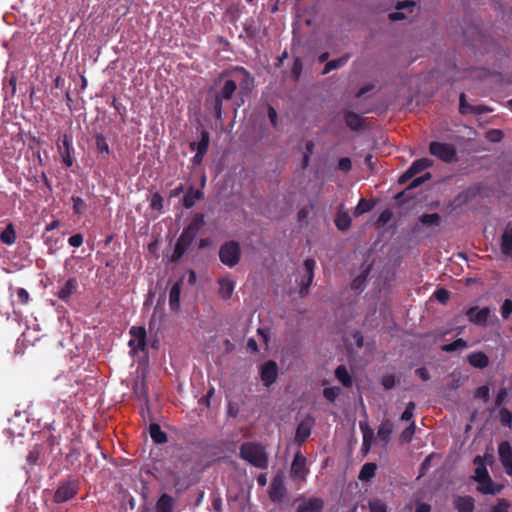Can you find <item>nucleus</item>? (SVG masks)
Returning <instances> with one entry per match:
<instances>
[{
  "mask_svg": "<svg viewBox=\"0 0 512 512\" xmlns=\"http://www.w3.org/2000/svg\"><path fill=\"white\" fill-rule=\"evenodd\" d=\"M239 456L259 469H266L269 465V458L265 447L259 443L244 442L240 446Z\"/></svg>",
  "mask_w": 512,
  "mask_h": 512,
  "instance_id": "nucleus-1",
  "label": "nucleus"
},
{
  "mask_svg": "<svg viewBox=\"0 0 512 512\" xmlns=\"http://www.w3.org/2000/svg\"><path fill=\"white\" fill-rule=\"evenodd\" d=\"M237 90V84L234 80H226L221 89L215 95L206 99V105L211 110L214 116L222 119L223 100H231Z\"/></svg>",
  "mask_w": 512,
  "mask_h": 512,
  "instance_id": "nucleus-2",
  "label": "nucleus"
},
{
  "mask_svg": "<svg viewBox=\"0 0 512 512\" xmlns=\"http://www.w3.org/2000/svg\"><path fill=\"white\" fill-rule=\"evenodd\" d=\"M240 258L241 248L238 242L231 240L221 245L219 259L224 265L232 268L239 263Z\"/></svg>",
  "mask_w": 512,
  "mask_h": 512,
  "instance_id": "nucleus-3",
  "label": "nucleus"
},
{
  "mask_svg": "<svg viewBox=\"0 0 512 512\" xmlns=\"http://www.w3.org/2000/svg\"><path fill=\"white\" fill-rule=\"evenodd\" d=\"M429 152L431 155L445 163H453L458 159L456 148L450 143L432 141L429 144Z\"/></svg>",
  "mask_w": 512,
  "mask_h": 512,
  "instance_id": "nucleus-4",
  "label": "nucleus"
},
{
  "mask_svg": "<svg viewBox=\"0 0 512 512\" xmlns=\"http://www.w3.org/2000/svg\"><path fill=\"white\" fill-rule=\"evenodd\" d=\"M80 488V483L76 479L64 481L60 483L54 493L55 503H64L76 496Z\"/></svg>",
  "mask_w": 512,
  "mask_h": 512,
  "instance_id": "nucleus-5",
  "label": "nucleus"
},
{
  "mask_svg": "<svg viewBox=\"0 0 512 512\" xmlns=\"http://www.w3.org/2000/svg\"><path fill=\"white\" fill-rule=\"evenodd\" d=\"M196 238V234L193 232L188 231V229L185 227L182 231L181 235L177 239V242L174 247V251L171 256V260L173 262L179 261L183 255L186 253L188 248L191 246L193 241Z\"/></svg>",
  "mask_w": 512,
  "mask_h": 512,
  "instance_id": "nucleus-6",
  "label": "nucleus"
},
{
  "mask_svg": "<svg viewBox=\"0 0 512 512\" xmlns=\"http://www.w3.org/2000/svg\"><path fill=\"white\" fill-rule=\"evenodd\" d=\"M287 489L284 483V478L281 474H277L272 479L269 491V498L274 503H280L286 496Z\"/></svg>",
  "mask_w": 512,
  "mask_h": 512,
  "instance_id": "nucleus-7",
  "label": "nucleus"
},
{
  "mask_svg": "<svg viewBox=\"0 0 512 512\" xmlns=\"http://www.w3.org/2000/svg\"><path fill=\"white\" fill-rule=\"evenodd\" d=\"M278 377V365L274 360H268L260 367V378L264 386L270 387Z\"/></svg>",
  "mask_w": 512,
  "mask_h": 512,
  "instance_id": "nucleus-8",
  "label": "nucleus"
},
{
  "mask_svg": "<svg viewBox=\"0 0 512 512\" xmlns=\"http://www.w3.org/2000/svg\"><path fill=\"white\" fill-rule=\"evenodd\" d=\"M315 266L316 262L313 259L309 258L304 261L305 275L301 277L299 289V294L302 297L306 296L309 292V287L312 284L314 278Z\"/></svg>",
  "mask_w": 512,
  "mask_h": 512,
  "instance_id": "nucleus-9",
  "label": "nucleus"
},
{
  "mask_svg": "<svg viewBox=\"0 0 512 512\" xmlns=\"http://www.w3.org/2000/svg\"><path fill=\"white\" fill-rule=\"evenodd\" d=\"M59 153L61 156L62 163L66 167H71L74 163L73 153L74 147L72 144V136L64 134L62 139V146H59Z\"/></svg>",
  "mask_w": 512,
  "mask_h": 512,
  "instance_id": "nucleus-10",
  "label": "nucleus"
},
{
  "mask_svg": "<svg viewBox=\"0 0 512 512\" xmlns=\"http://www.w3.org/2000/svg\"><path fill=\"white\" fill-rule=\"evenodd\" d=\"M500 462L507 475H512V448L509 442L503 441L498 446Z\"/></svg>",
  "mask_w": 512,
  "mask_h": 512,
  "instance_id": "nucleus-11",
  "label": "nucleus"
},
{
  "mask_svg": "<svg viewBox=\"0 0 512 512\" xmlns=\"http://www.w3.org/2000/svg\"><path fill=\"white\" fill-rule=\"evenodd\" d=\"M324 501L319 497H310L299 500L296 512H322Z\"/></svg>",
  "mask_w": 512,
  "mask_h": 512,
  "instance_id": "nucleus-12",
  "label": "nucleus"
},
{
  "mask_svg": "<svg viewBox=\"0 0 512 512\" xmlns=\"http://www.w3.org/2000/svg\"><path fill=\"white\" fill-rule=\"evenodd\" d=\"M490 315V309L488 307L479 308L477 306L470 307L466 311L468 320L476 325H485Z\"/></svg>",
  "mask_w": 512,
  "mask_h": 512,
  "instance_id": "nucleus-13",
  "label": "nucleus"
},
{
  "mask_svg": "<svg viewBox=\"0 0 512 512\" xmlns=\"http://www.w3.org/2000/svg\"><path fill=\"white\" fill-rule=\"evenodd\" d=\"M291 476L293 478L305 479L308 474L306 467V457L301 452H297L291 464Z\"/></svg>",
  "mask_w": 512,
  "mask_h": 512,
  "instance_id": "nucleus-14",
  "label": "nucleus"
},
{
  "mask_svg": "<svg viewBox=\"0 0 512 512\" xmlns=\"http://www.w3.org/2000/svg\"><path fill=\"white\" fill-rule=\"evenodd\" d=\"M501 252L506 257H512V225L507 224L500 239Z\"/></svg>",
  "mask_w": 512,
  "mask_h": 512,
  "instance_id": "nucleus-15",
  "label": "nucleus"
},
{
  "mask_svg": "<svg viewBox=\"0 0 512 512\" xmlns=\"http://www.w3.org/2000/svg\"><path fill=\"white\" fill-rule=\"evenodd\" d=\"M478 483L477 490L485 495H496L500 493L502 487L496 485L490 476L483 478L482 480L476 481Z\"/></svg>",
  "mask_w": 512,
  "mask_h": 512,
  "instance_id": "nucleus-16",
  "label": "nucleus"
},
{
  "mask_svg": "<svg viewBox=\"0 0 512 512\" xmlns=\"http://www.w3.org/2000/svg\"><path fill=\"white\" fill-rule=\"evenodd\" d=\"M204 199V192L201 189H194L191 186L183 196L182 204L186 209H190L195 205L196 201Z\"/></svg>",
  "mask_w": 512,
  "mask_h": 512,
  "instance_id": "nucleus-17",
  "label": "nucleus"
},
{
  "mask_svg": "<svg viewBox=\"0 0 512 512\" xmlns=\"http://www.w3.org/2000/svg\"><path fill=\"white\" fill-rule=\"evenodd\" d=\"M77 287L78 282L76 278H69L63 287L57 292V297L64 302H68L71 295L76 292Z\"/></svg>",
  "mask_w": 512,
  "mask_h": 512,
  "instance_id": "nucleus-18",
  "label": "nucleus"
},
{
  "mask_svg": "<svg viewBox=\"0 0 512 512\" xmlns=\"http://www.w3.org/2000/svg\"><path fill=\"white\" fill-rule=\"evenodd\" d=\"M468 363L478 369H484L489 365V358L484 352H472L467 356Z\"/></svg>",
  "mask_w": 512,
  "mask_h": 512,
  "instance_id": "nucleus-19",
  "label": "nucleus"
},
{
  "mask_svg": "<svg viewBox=\"0 0 512 512\" xmlns=\"http://www.w3.org/2000/svg\"><path fill=\"white\" fill-rule=\"evenodd\" d=\"M312 424L308 420L301 421L296 429L295 441L298 444L304 443L311 434Z\"/></svg>",
  "mask_w": 512,
  "mask_h": 512,
  "instance_id": "nucleus-20",
  "label": "nucleus"
},
{
  "mask_svg": "<svg viewBox=\"0 0 512 512\" xmlns=\"http://www.w3.org/2000/svg\"><path fill=\"white\" fill-rule=\"evenodd\" d=\"M454 505L457 512H473L475 508V502L471 496H458Z\"/></svg>",
  "mask_w": 512,
  "mask_h": 512,
  "instance_id": "nucleus-21",
  "label": "nucleus"
},
{
  "mask_svg": "<svg viewBox=\"0 0 512 512\" xmlns=\"http://www.w3.org/2000/svg\"><path fill=\"white\" fill-rule=\"evenodd\" d=\"M392 432H393L392 422L390 421V419H384L378 428L377 437L383 443L387 444L391 440Z\"/></svg>",
  "mask_w": 512,
  "mask_h": 512,
  "instance_id": "nucleus-22",
  "label": "nucleus"
},
{
  "mask_svg": "<svg viewBox=\"0 0 512 512\" xmlns=\"http://www.w3.org/2000/svg\"><path fill=\"white\" fill-rule=\"evenodd\" d=\"M175 501L172 496L167 493H163L157 503L156 512H173Z\"/></svg>",
  "mask_w": 512,
  "mask_h": 512,
  "instance_id": "nucleus-23",
  "label": "nucleus"
},
{
  "mask_svg": "<svg viewBox=\"0 0 512 512\" xmlns=\"http://www.w3.org/2000/svg\"><path fill=\"white\" fill-rule=\"evenodd\" d=\"M182 281L175 282L169 293V305L171 310H178L180 307V294H181Z\"/></svg>",
  "mask_w": 512,
  "mask_h": 512,
  "instance_id": "nucleus-24",
  "label": "nucleus"
},
{
  "mask_svg": "<svg viewBox=\"0 0 512 512\" xmlns=\"http://www.w3.org/2000/svg\"><path fill=\"white\" fill-rule=\"evenodd\" d=\"M344 121H345L346 125L351 130H354V131L361 129L362 124H363V119L361 118V116L352 111L344 112Z\"/></svg>",
  "mask_w": 512,
  "mask_h": 512,
  "instance_id": "nucleus-25",
  "label": "nucleus"
},
{
  "mask_svg": "<svg viewBox=\"0 0 512 512\" xmlns=\"http://www.w3.org/2000/svg\"><path fill=\"white\" fill-rule=\"evenodd\" d=\"M210 143V135L209 132L205 129L201 131L200 141L198 143L192 142L190 144L191 150H196L200 153H207Z\"/></svg>",
  "mask_w": 512,
  "mask_h": 512,
  "instance_id": "nucleus-26",
  "label": "nucleus"
},
{
  "mask_svg": "<svg viewBox=\"0 0 512 512\" xmlns=\"http://www.w3.org/2000/svg\"><path fill=\"white\" fill-rule=\"evenodd\" d=\"M149 433L154 443L164 444L168 441L167 434L161 430V427L157 423H151L149 427Z\"/></svg>",
  "mask_w": 512,
  "mask_h": 512,
  "instance_id": "nucleus-27",
  "label": "nucleus"
},
{
  "mask_svg": "<svg viewBox=\"0 0 512 512\" xmlns=\"http://www.w3.org/2000/svg\"><path fill=\"white\" fill-rule=\"evenodd\" d=\"M432 164L433 161L428 158L417 159L408 168V174H410L409 176H415L416 174L430 167Z\"/></svg>",
  "mask_w": 512,
  "mask_h": 512,
  "instance_id": "nucleus-28",
  "label": "nucleus"
},
{
  "mask_svg": "<svg viewBox=\"0 0 512 512\" xmlns=\"http://www.w3.org/2000/svg\"><path fill=\"white\" fill-rule=\"evenodd\" d=\"M95 147L97 152L102 156L106 157L110 154V147L104 134L97 133L95 135Z\"/></svg>",
  "mask_w": 512,
  "mask_h": 512,
  "instance_id": "nucleus-29",
  "label": "nucleus"
},
{
  "mask_svg": "<svg viewBox=\"0 0 512 512\" xmlns=\"http://www.w3.org/2000/svg\"><path fill=\"white\" fill-rule=\"evenodd\" d=\"M335 376L344 387L352 386V378L344 365H339L335 370Z\"/></svg>",
  "mask_w": 512,
  "mask_h": 512,
  "instance_id": "nucleus-30",
  "label": "nucleus"
},
{
  "mask_svg": "<svg viewBox=\"0 0 512 512\" xmlns=\"http://www.w3.org/2000/svg\"><path fill=\"white\" fill-rule=\"evenodd\" d=\"M376 470H377V465L375 463H372V462L365 463L362 466L358 477L362 481H369L375 476Z\"/></svg>",
  "mask_w": 512,
  "mask_h": 512,
  "instance_id": "nucleus-31",
  "label": "nucleus"
},
{
  "mask_svg": "<svg viewBox=\"0 0 512 512\" xmlns=\"http://www.w3.org/2000/svg\"><path fill=\"white\" fill-rule=\"evenodd\" d=\"M130 334L136 338L137 348L140 350H144L146 347V330H145V328L133 326L130 329Z\"/></svg>",
  "mask_w": 512,
  "mask_h": 512,
  "instance_id": "nucleus-32",
  "label": "nucleus"
},
{
  "mask_svg": "<svg viewBox=\"0 0 512 512\" xmlns=\"http://www.w3.org/2000/svg\"><path fill=\"white\" fill-rule=\"evenodd\" d=\"M204 225L205 215L203 213H196L186 228L188 231L197 235V233L203 228Z\"/></svg>",
  "mask_w": 512,
  "mask_h": 512,
  "instance_id": "nucleus-33",
  "label": "nucleus"
},
{
  "mask_svg": "<svg viewBox=\"0 0 512 512\" xmlns=\"http://www.w3.org/2000/svg\"><path fill=\"white\" fill-rule=\"evenodd\" d=\"M0 240L7 245H12L16 241V231L14 225L9 223L0 234Z\"/></svg>",
  "mask_w": 512,
  "mask_h": 512,
  "instance_id": "nucleus-34",
  "label": "nucleus"
},
{
  "mask_svg": "<svg viewBox=\"0 0 512 512\" xmlns=\"http://www.w3.org/2000/svg\"><path fill=\"white\" fill-rule=\"evenodd\" d=\"M349 59V55H344L338 59H333L330 61H327L324 67V70L322 72L323 75L328 74L334 69H338L346 64V62Z\"/></svg>",
  "mask_w": 512,
  "mask_h": 512,
  "instance_id": "nucleus-35",
  "label": "nucleus"
},
{
  "mask_svg": "<svg viewBox=\"0 0 512 512\" xmlns=\"http://www.w3.org/2000/svg\"><path fill=\"white\" fill-rule=\"evenodd\" d=\"M336 227L340 231H346L351 226V218L346 212H339L335 219Z\"/></svg>",
  "mask_w": 512,
  "mask_h": 512,
  "instance_id": "nucleus-36",
  "label": "nucleus"
},
{
  "mask_svg": "<svg viewBox=\"0 0 512 512\" xmlns=\"http://www.w3.org/2000/svg\"><path fill=\"white\" fill-rule=\"evenodd\" d=\"M475 463L477 464V466L475 468V476H474L475 481H478L480 479L482 480L483 478L490 476L481 457L477 456L475 458Z\"/></svg>",
  "mask_w": 512,
  "mask_h": 512,
  "instance_id": "nucleus-37",
  "label": "nucleus"
},
{
  "mask_svg": "<svg viewBox=\"0 0 512 512\" xmlns=\"http://www.w3.org/2000/svg\"><path fill=\"white\" fill-rule=\"evenodd\" d=\"M374 208V203L364 198L360 199L357 206L354 209V216L358 217L364 213L371 211Z\"/></svg>",
  "mask_w": 512,
  "mask_h": 512,
  "instance_id": "nucleus-38",
  "label": "nucleus"
},
{
  "mask_svg": "<svg viewBox=\"0 0 512 512\" xmlns=\"http://www.w3.org/2000/svg\"><path fill=\"white\" fill-rule=\"evenodd\" d=\"M466 347H467V342L462 338H458L451 343L442 345L441 350L444 352H453V351H456L459 349H464Z\"/></svg>",
  "mask_w": 512,
  "mask_h": 512,
  "instance_id": "nucleus-39",
  "label": "nucleus"
},
{
  "mask_svg": "<svg viewBox=\"0 0 512 512\" xmlns=\"http://www.w3.org/2000/svg\"><path fill=\"white\" fill-rule=\"evenodd\" d=\"M420 222L425 226H438L441 222V217L438 213L423 214L420 217Z\"/></svg>",
  "mask_w": 512,
  "mask_h": 512,
  "instance_id": "nucleus-40",
  "label": "nucleus"
},
{
  "mask_svg": "<svg viewBox=\"0 0 512 512\" xmlns=\"http://www.w3.org/2000/svg\"><path fill=\"white\" fill-rule=\"evenodd\" d=\"M219 284L222 297L225 299L230 298L234 290V283L227 279H221Z\"/></svg>",
  "mask_w": 512,
  "mask_h": 512,
  "instance_id": "nucleus-41",
  "label": "nucleus"
},
{
  "mask_svg": "<svg viewBox=\"0 0 512 512\" xmlns=\"http://www.w3.org/2000/svg\"><path fill=\"white\" fill-rule=\"evenodd\" d=\"M370 273V267H367L360 275H358L352 281V288L356 290H362L364 288L367 277Z\"/></svg>",
  "mask_w": 512,
  "mask_h": 512,
  "instance_id": "nucleus-42",
  "label": "nucleus"
},
{
  "mask_svg": "<svg viewBox=\"0 0 512 512\" xmlns=\"http://www.w3.org/2000/svg\"><path fill=\"white\" fill-rule=\"evenodd\" d=\"M73 202V212L76 215L83 214L87 209V204L81 197L78 196H72L71 198Z\"/></svg>",
  "mask_w": 512,
  "mask_h": 512,
  "instance_id": "nucleus-43",
  "label": "nucleus"
},
{
  "mask_svg": "<svg viewBox=\"0 0 512 512\" xmlns=\"http://www.w3.org/2000/svg\"><path fill=\"white\" fill-rule=\"evenodd\" d=\"M416 425L414 422H412L400 435V442L401 443H410L413 439V436L415 434Z\"/></svg>",
  "mask_w": 512,
  "mask_h": 512,
  "instance_id": "nucleus-44",
  "label": "nucleus"
},
{
  "mask_svg": "<svg viewBox=\"0 0 512 512\" xmlns=\"http://www.w3.org/2000/svg\"><path fill=\"white\" fill-rule=\"evenodd\" d=\"M499 420L502 426H512V413L507 408H501L499 411Z\"/></svg>",
  "mask_w": 512,
  "mask_h": 512,
  "instance_id": "nucleus-45",
  "label": "nucleus"
},
{
  "mask_svg": "<svg viewBox=\"0 0 512 512\" xmlns=\"http://www.w3.org/2000/svg\"><path fill=\"white\" fill-rule=\"evenodd\" d=\"M239 71H241L244 75L242 81L240 82V88L248 90L251 86H253L254 80L251 77L250 73L245 70L243 67L237 68Z\"/></svg>",
  "mask_w": 512,
  "mask_h": 512,
  "instance_id": "nucleus-46",
  "label": "nucleus"
},
{
  "mask_svg": "<svg viewBox=\"0 0 512 512\" xmlns=\"http://www.w3.org/2000/svg\"><path fill=\"white\" fill-rule=\"evenodd\" d=\"M163 197L160 193L156 192L152 195L151 201H150V207L153 210L161 212L163 210Z\"/></svg>",
  "mask_w": 512,
  "mask_h": 512,
  "instance_id": "nucleus-47",
  "label": "nucleus"
},
{
  "mask_svg": "<svg viewBox=\"0 0 512 512\" xmlns=\"http://www.w3.org/2000/svg\"><path fill=\"white\" fill-rule=\"evenodd\" d=\"M362 437H363V440H362V445H361V451L363 452V454H367L370 451L372 443L374 441V433L373 434H365V435H362Z\"/></svg>",
  "mask_w": 512,
  "mask_h": 512,
  "instance_id": "nucleus-48",
  "label": "nucleus"
},
{
  "mask_svg": "<svg viewBox=\"0 0 512 512\" xmlns=\"http://www.w3.org/2000/svg\"><path fill=\"white\" fill-rule=\"evenodd\" d=\"M340 389L337 387H327L323 390V396L329 401L334 402L338 397Z\"/></svg>",
  "mask_w": 512,
  "mask_h": 512,
  "instance_id": "nucleus-49",
  "label": "nucleus"
},
{
  "mask_svg": "<svg viewBox=\"0 0 512 512\" xmlns=\"http://www.w3.org/2000/svg\"><path fill=\"white\" fill-rule=\"evenodd\" d=\"M433 295L441 304H446L450 298V292L444 288L437 289Z\"/></svg>",
  "mask_w": 512,
  "mask_h": 512,
  "instance_id": "nucleus-50",
  "label": "nucleus"
},
{
  "mask_svg": "<svg viewBox=\"0 0 512 512\" xmlns=\"http://www.w3.org/2000/svg\"><path fill=\"white\" fill-rule=\"evenodd\" d=\"M370 512H387L386 504L381 500H373L369 502Z\"/></svg>",
  "mask_w": 512,
  "mask_h": 512,
  "instance_id": "nucleus-51",
  "label": "nucleus"
},
{
  "mask_svg": "<svg viewBox=\"0 0 512 512\" xmlns=\"http://www.w3.org/2000/svg\"><path fill=\"white\" fill-rule=\"evenodd\" d=\"M500 313H501V316L502 318L504 319H508L511 314H512V300L510 299H505L502 306H501V309H500Z\"/></svg>",
  "mask_w": 512,
  "mask_h": 512,
  "instance_id": "nucleus-52",
  "label": "nucleus"
},
{
  "mask_svg": "<svg viewBox=\"0 0 512 512\" xmlns=\"http://www.w3.org/2000/svg\"><path fill=\"white\" fill-rule=\"evenodd\" d=\"M414 410L415 403L413 401L408 402L404 412L401 415V420L410 421L413 418Z\"/></svg>",
  "mask_w": 512,
  "mask_h": 512,
  "instance_id": "nucleus-53",
  "label": "nucleus"
},
{
  "mask_svg": "<svg viewBox=\"0 0 512 512\" xmlns=\"http://www.w3.org/2000/svg\"><path fill=\"white\" fill-rule=\"evenodd\" d=\"M431 178V174L426 172L424 175L414 178L412 182L409 184L408 189H414L422 185L424 182L428 181Z\"/></svg>",
  "mask_w": 512,
  "mask_h": 512,
  "instance_id": "nucleus-54",
  "label": "nucleus"
},
{
  "mask_svg": "<svg viewBox=\"0 0 512 512\" xmlns=\"http://www.w3.org/2000/svg\"><path fill=\"white\" fill-rule=\"evenodd\" d=\"M16 294H17L18 302L21 305H27L29 303L30 295L25 288H18L16 290Z\"/></svg>",
  "mask_w": 512,
  "mask_h": 512,
  "instance_id": "nucleus-55",
  "label": "nucleus"
},
{
  "mask_svg": "<svg viewBox=\"0 0 512 512\" xmlns=\"http://www.w3.org/2000/svg\"><path fill=\"white\" fill-rule=\"evenodd\" d=\"M352 168V161L348 157L340 158L338 161V169L344 172H349Z\"/></svg>",
  "mask_w": 512,
  "mask_h": 512,
  "instance_id": "nucleus-56",
  "label": "nucleus"
},
{
  "mask_svg": "<svg viewBox=\"0 0 512 512\" xmlns=\"http://www.w3.org/2000/svg\"><path fill=\"white\" fill-rule=\"evenodd\" d=\"M40 458V451L38 448L34 447L31 451H29L27 455V461L31 465H36Z\"/></svg>",
  "mask_w": 512,
  "mask_h": 512,
  "instance_id": "nucleus-57",
  "label": "nucleus"
},
{
  "mask_svg": "<svg viewBox=\"0 0 512 512\" xmlns=\"http://www.w3.org/2000/svg\"><path fill=\"white\" fill-rule=\"evenodd\" d=\"M83 235L81 233H76L69 237L68 243L72 247H80L83 244Z\"/></svg>",
  "mask_w": 512,
  "mask_h": 512,
  "instance_id": "nucleus-58",
  "label": "nucleus"
},
{
  "mask_svg": "<svg viewBox=\"0 0 512 512\" xmlns=\"http://www.w3.org/2000/svg\"><path fill=\"white\" fill-rule=\"evenodd\" d=\"M459 111L462 114L472 111V107L466 103V96L464 93H461L459 98Z\"/></svg>",
  "mask_w": 512,
  "mask_h": 512,
  "instance_id": "nucleus-59",
  "label": "nucleus"
},
{
  "mask_svg": "<svg viewBox=\"0 0 512 512\" xmlns=\"http://www.w3.org/2000/svg\"><path fill=\"white\" fill-rule=\"evenodd\" d=\"M391 217H392V212L389 209H385L384 211H382L380 213L377 223L379 225H385L386 223H388L390 221Z\"/></svg>",
  "mask_w": 512,
  "mask_h": 512,
  "instance_id": "nucleus-60",
  "label": "nucleus"
},
{
  "mask_svg": "<svg viewBox=\"0 0 512 512\" xmlns=\"http://www.w3.org/2000/svg\"><path fill=\"white\" fill-rule=\"evenodd\" d=\"M395 383V376L392 374L385 375L382 379V385L386 390L392 389L395 386Z\"/></svg>",
  "mask_w": 512,
  "mask_h": 512,
  "instance_id": "nucleus-61",
  "label": "nucleus"
},
{
  "mask_svg": "<svg viewBox=\"0 0 512 512\" xmlns=\"http://www.w3.org/2000/svg\"><path fill=\"white\" fill-rule=\"evenodd\" d=\"M509 504L505 499H499L492 512H508Z\"/></svg>",
  "mask_w": 512,
  "mask_h": 512,
  "instance_id": "nucleus-62",
  "label": "nucleus"
},
{
  "mask_svg": "<svg viewBox=\"0 0 512 512\" xmlns=\"http://www.w3.org/2000/svg\"><path fill=\"white\" fill-rule=\"evenodd\" d=\"M476 397L486 401L489 397V387L487 385L480 386L476 391Z\"/></svg>",
  "mask_w": 512,
  "mask_h": 512,
  "instance_id": "nucleus-63",
  "label": "nucleus"
},
{
  "mask_svg": "<svg viewBox=\"0 0 512 512\" xmlns=\"http://www.w3.org/2000/svg\"><path fill=\"white\" fill-rule=\"evenodd\" d=\"M415 373L423 381H428L430 379V373L425 367L416 369Z\"/></svg>",
  "mask_w": 512,
  "mask_h": 512,
  "instance_id": "nucleus-64",
  "label": "nucleus"
}]
</instances>
